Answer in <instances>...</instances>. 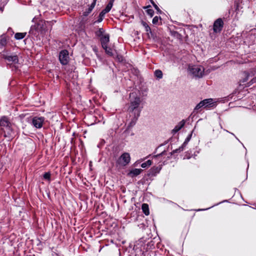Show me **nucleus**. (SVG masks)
Segmentation results:
<instances>
[{
    "label": "nucleus",
    "instance_id": "22",
    "mask_svg": "<svg viewBox=\"0 0 256 256\" xmlns=\"http://www.w3.org/2000/svg\"><path fill=\"white\" fill-rule=\"evenodd\" d=\"M152 164V160H147L146 162H143L142 164H141V166L142 168H146L147 166H150Z\"/></svg>",
    "mask_w": 256,
    "mask_h": 256
},
{
    "label": "nucleus",
    "instance_id": "28",
    "mask_svg": "<svg viewBox=\"0 0 256 256\" xmlns=\"http://www.w3.org/2000/svg\"><path fill=\"white\" fill-rule=\"evenodd\" d=\"M192 134H189L188 137L186 138L184 142L183 143L184 146H186L190 140L191 139Z\"/></svg>",
    "mask_w": 256,
    "mask_h": 256
},
{
    "label": "nucleus",
    "instance_id": "32",
    "mask_svg": "<svg viewBox=\"0 0 256 256\" xmlns=\"http://www.w3.org/2000/svg\"><path fill=\"white\" fill-rule=\"evenodd\" d=\"M107 12H106L105 11H104V10H102L99 16L102 18H104V15L106 14Z\"/></svg>",
    "mask_w": 256,
    "mask_h": 256
},
{
    "label": "nucleus",
    "instance_id": "9",
    "mask_svg": "<svg viewBox=\"0 0 256 256\" xmlns=\"http://www.w3.org/2000/svg\"><path fill=\"white\" fill-rule=\"evenodd\" d=\"M10 122L8 117L6 116H2L0 119V126L1 127L10 128Z\"/></svg>",
    "mask_w": 256,
    "mask_h": 256
},
{
    "label": "nucleus",
    "instance_id": "10",
    "mask_svg": "<svg viewBox=\"0 0 256 256\" xmlns=\"http://www.w3.org/2000/svg\"><path fill=\"white\" fill-rule=\"evenodd\" d=\"M110 41V36L108 34H104V36L101 37L100 42L102 48H104L108 46V44Z\"/></svg>",
    "mask_w": 256,
    "mask_h": 256
},
{
    "label": "nucleus",
    "instance_id": "24",
    "mask_svg": "<svg viewBox=\"0 0 256 256\" xmlns=\"http://www.w3.org/2000/svg\"><path fill=\"white\" fill-rule=\"evenodd\" d=\"M186 146H184V144H182V146H180V147H179L178 148H176L174 150H173V153L174 154V153H178V152H180L182 151H183L184 150V147Z\"/></svg>",
    "mask_w": 256,
    "mask_h": 256
},
{
    "label": "nucleus",
    "instance_id": "11",
    "mask_svg": "<svg viewBox=\"0 0 256 256\" xmlns=\"http://www.w3.org/2000/svg\"><path fill=\"white\" fill-rule=\"evenodd\" d=\"M185 122L184 120L181 121L175 128L172 130V132L174 134L178 132L184 125Z\"/></svg>",
    "mask_w": 256,
    "mask_h": 256
},
{
    "label": "nucleus",
    "instance_id": "33",
    "mask_svg": "<svg viewBox=\"0 0 256 256\" xmlns=\"http://www.w3.org/2000/svg\"><path fill=\"white\" fill-rule=\"evenodd\" d=\"M152 4L156 10L158 11H160V10L158 6L154 2H152Z\"/></svg>",
    "mask_w": 256,
    "mask_h": 256
},
{
    "label": "nucleus",
    "instance_id": "7",
    "mask_svg": "<svg viewBox=\"0 0 256 256\" xmlns=\"http://www.w3.org/2000/svg\"><path fill=\"white\" fill-rule=\"evenodd\" d=\"M2 58L8 62L9 64H16L18 62V57L16 55L3 54Z\"/></svg>",
    "mask_w": 256,
    "mask_h": 256
},
{
    "label": "nucleus",
    "instance_id": "2",
    "mask_svg": "<svg viewBox=\"0 0 256 256\" xmlns=\"http://www.w3.org/2000/svg\"><path fill=\"white\" fill-rule=\"evenodd\" d=\"M50 26V22L40 20L36 24L31 26L30 32L33 34H36L37 32H45L48 30V26Z\"/></svg>",
    "mask_w": 256,
    "mask_h": 256
},
{
    "label": "nucleus",
    "instance_id": "13",
    "mask_svg": "<svg viewBox=\"0 0 256 256\" xmlns=\"http://www.w3.org/2000/svg\"><path fill=\"white\" fill-rule=\"evenodd\" d=\"M142 172V170L140 168H134L130 170L128 174L132 176H136L140 174Z\"/></svg>",
    "mask_w": 256,
    "mask_h": 256
},
{
    "label": "nucleus",
    "instance_id": "14",
    "mask_svg": "<svg viewBox=\"0 0 256 256\" xmlns=\"http://www.w3.org/2000/svg\"><path fill=\"white\" fill-rule=\"evenodd\" d=\"M142 209L146 215L148 216L149 214V208L148 204H142Z\"/></svg>",
    "mask_w": 256,
    "mask_h": 256
},
{
    "label": "nucleus",
    "instance_id": "3",
    "mask_svg": "<svg viewBox=\"0 0 256 256\" xmlns=\"http://www.w3.org/2000/svg\"><path fill=\"white\" fill-rule=\"evenodd\" d=\"M189 72L196 78H202L204 74V69L200 66H192L188 68Z\"/></svg>",
    "mask_w": 256,
    "mask_h": 256
},
{
    "label": "nucleus",
    "instance_id": "31",
    "mask_svg": "<svg viewBox=\"0 0 256 256\" xmlns=\"http://www.w3.org/2000/svg\"><path fill=\"white\" fill-rule=\"evenodd\" d=\"M164 154V152H162L160 154L154 156H153V159H154V160H157L158 159H158L160 158Z\"/></svg>",
    "mask_w": 256,
    "mask_h": 256
},
{
    "label": "nucleus",
    "instance_id": "5",
    "mask_svg": "<svg viewBox=\"0 0 256 256\" xmlns=\"http://www.w3.org/2000/svg\"><path fill=\"white\" fill-rule=\"evenodd\" d=\"M59 60L63 65L66 64L69 60L68 52L66 50H62L59 54Z\"/></svg>",
    "mask_w": 256,
    "mask_h": 256
},
{
    "label": "nucleus",
    "instance_id": "15",
    "mask_svg": "<svg viewBox=\"0 0 256 256\" xmlns=\"http://www.w3.org/2000/svg\"><path fill=\"white\" fill-rule=\"evenodd\" d=\"M114 2V0H110V2L108 3V4H107L106 8L104 9L103 10L104 11H105L107 13L108 12H109L112 6H113Z\"/></svg>",
    "mask_w": 256,
    "mask_h": 256
},
{
    "label": "nucleus",
    "instance_id": "36",
    "mask_svg": "<svg viewBox=\"0 0 256 256\" xmlns=\"http://www.w3.org/2000/svg\"><path fill=\"white\" fill-rule=\"evenodd\" d=\"M34 19H35V18H34L32 21V22H34Z\"/></svg>",
    "mask_w": 256,
    "mask_h": 256
},
{
    "label": "nucleus",
    "instance_id": "4",
    "mask_svg": "<svg viewBox=\"0 0 256 256\" xmlns=\"http://www.w3.org/2000/svg\"><path fill=\"white\" fill-rule=\"evenodd\" d=\"M130 158L128 153L123 154L118 159V163L122 166H124L128 164L130 162Z\"/></svg>",
    "mask_w": 256,
    "mask_h": 256
},
{
    "label": "nucleus",
    "instance_id": "19",
    "mask_svg": "<svg viewBox=\"0 0 256 256\" xmlns=\"http://www.w3.org/2000/svg\"><path fill=\"white\" fill-rule=\"evenodd\" d=\"M96 0H94L93 2H92V4H91V5L89 7V8L88 9L87 14H84L85 16H86L88 14H89L90 12H92V10L94 8V7L96 5Z\"/></svg>",
    "mask_w": 256,
    "mask_h": 256
},
{
    "label": "nucleus",
    "instance_id": "23",
    "mask_svg": "<svg viewBox=\"0 0 256 256\" xmlns=\"http://www.w3.org/2000/svg\"><path fill=\"white\" fill-rule=\"evenodd\" d=\"M186 146H184V144H182V146H180V147H179L178 148H176L174 150H173V153L174 154V153H178V152H180L182 151H183L184 150V147Z\"/></svg>",
    "mask_w": 256,
    "mask_h": 256
},
{
    "label": "nucleus",
    "instance_id": "12",
    "mask_svg": "<svg viewBox=\"0 0 256 256\" xmlns=\"http://www.w3.org/2000/svg\"><path fill=\"white\" fill-rule=\"evenodd\" d=\"M204 107H210L212 106L213 104V100L212 98L206 99L202 100Z\"/></svg>",
    "mask_w": 256,
    "mask_h": 256
},
{
    "label": "nucleus",
    "instance_id": "27",
    "mask_svg": "<svg viewBox=\"0 0 256 256\" xmlns=\"http://www.w3.org/2000/svg\"><path fill=\"white\" fill-rule=\"evenodd\" d=\"M6 44V40L5 38H0V45L4 46Z\"/></svg>",
    "mask_w": 256,
    "mask_h": 256
},
{
    "label": "nucleus",
    "instance_id": "35",
    "mask_svg": "<svg viewBox=\"0 0 256 256\" xmlns=\"http://www.w3.org/2000/svg\"><path fill=\"white\" fill-rule=\"evenodd\" d=\"M118 60L119 61H122V56H120V57L118 56Z\"/></svg>",
    "mask_w": 256,
    "mask_h": 256
},
{
    "label": "nucleus",
    "instance_id": "30",
    "mask_svg": "<svg viewBox=\"0 0 256 256\" xmlns=\"http://www.w3.org/2000/svg\"><path fill=\"white\" fill-rule=\"evenodd\" d=\"M160 18L158 16H154L152 19V24H156L158 22Z\"/></svg>",
    "mask_w": 256,
    "mask_h": 256
},
{
    "label": "nucleus",
    "instance_id": "21",
    "mask_svg": "<svg viewBox=\"0 0 256 256\" xmlns=\"http://www.w3.org/2000/svg\"><path fill=\"white\" fill-rule=\"evenodd\" d=\"M104 30L103 28H100L96 32V34L98 36L102 37L104 36Z\"/></svg>",
    "mask_w": 256,
    "mask_h": 256
},
{
    "label": "nucleus",
    "instance_id": "26",
    "mask_svg": "<svg viewBox=\"0 0 256 256\" xmlns=\"http://www.w3.org/2000/svg\"><path fill=\"white\" fill-rule=\"evenodd\" d=\"M44 178L48 181L50 180V174L49 172H45L44 174Z\"/></svg>",
    "mask_w": 256,
    "mask_h": 256
},
{
    "label": "nucleus",
    "instance_id": "18",
    "mask_svg": "<svg viewBox=\"0 0 256 256\" xmlns=\"http://www.w3.org/2000/svg\"><path fill=\"white\" fill-rule=\"evenodd\" d=\"M104 49L106 52L108 54L109 56H113L112 50L110 48H108V46L104 48H103Z\"/></svg>",
    "mask_w": 256,
    "mask_h": 256
},
{
    "label": "nucleus",
    "instance_id": "16",
    "mask_svg": "<svg viewBox=\"0 0 256 256\" xmlns=\"http://www.w3.org/2000/svg\"><path fill=\"white\" fill-rule=\"evenodd\" d=\"M26 35V32H17L15 34L14 38L16 40H22L24 38Z\"/></svg>",
    "mask_w": 256,
    "mask_h": 256
},
{
    "label": "nucleus",
    "instance_id": "29",
    "mask_svg": "<svg viewBox=\"0 0 256 256\" xmlns=\"http://www.w3.org/2000/svg\"><path fill=\"white\" fill-rule=\"evenodd\" d=\"M202 106H204V104L202 103V102L201 101L199 104H198L194 108V110H199L200 108H202Z\"/></svg>",
    "mask_w": 256,
    "mask_h": 256
},
{
    "label": "nucleus",
    "instance_id": "8",
    "mask_svg": "<svg viewBox=\"0 0 256 256\" xmlns=\"http://www.w3.org/2000/svg\"><path fill=\"white\" fill-rule=\"evenodd\" d=\"M44 118L42 117H34L32 120V124L36 128H40L42 126Z\"/></svg>",
    "mask_w": 256,
    "mask_h": 256
},
{
    "label": "nucleus",
    "instance_id": "25",
    "mask_svg": "<svg viewBox=\"0 0 256 256\" xmlns=\"http://www.w3.org/2000/svg\"><path fill=\"white\" fill-rule=\"evenodd\" d=\"M156 76L158 78H161L162 77V73L160 70H156L154 72Z\"/></svg>",
    "mask_w": 256,
    "mask_h": 256
},
{
    "label": "nucleus",
    "instance_id": "17",
    "mask_svg": "<svg viewBox=\"0 0 256 256\" xmlns=\"http://www.w3.org/2000/svg\"><path fill=\"white\" fill-rule=\"evenodd\" d=\"M141 23H142V24L146 32H150V33H152L151 29L146 22L142 21Z\"/></svg>",
    "mask_w": 256,
    "mask_h": 256
},
{
    "label": "nucleus",
    "instance_id": "34",
    "mask_svg": "<svg viewBox=\"0 0 256 256\" xmlns=\"http://www.w3.org/2000/svg\"><path fill=\"white\" fill-rule=\"evenodd\" d=\"M102 20H103V18H102L99 16L96 22H100Z\"/></svg>",
    "mask_w": 256,
    "mask_h": 256
},
{
    "label": "nucleus",
    "instance_id": "20",
    "mask_svg": "<svg viewBox=\"0 0 256 256\" xmlns=\"http://www.w3.org/2000/svg\"><path fill=\"white\" fill-rule=\"evenodd\" d=\"M150 7V6H147L145 8H148L146 10V13L148 14L150 17H152L154 14V11L152 9L148 8Z\"/></svg>",
    "mask_w": 256,
    "mask_h": 256
},
{
    "label": "nucleus",
    "instance_id": "1",
    "mask_svg": "<svg viewBox=\"0 0 256 256\" xmlns=\"http://www.w3.org/2000/svg\"><path fill=\"white\" fill-rule=\"evenodd\" d=\"M130 105L128 110L130 112H132L135 110L134 118L135 121H136L139 117L140 112V110L137 108H138L141 102V100L140 98L134 92L130 94Z\"/></svg>",
    "mask_w": 256,
    "mask_h": 256
},
{
    "label": "nucleus",
    "instance_id": "6",
    "mask_svg": "<svg viewBox=\"0 0 256 256\" xmlns=\"http://www.w3.org/2000/svg\"><path fill=\"white\" fill-rule=\"evenodd\" d=\"M224 26V22L222 18L217 19L214 24L213 30L216 33L220 32Z\"/></svg>",
    "mask_w": 256,
    "mask_h": 256
}]
</instances>
